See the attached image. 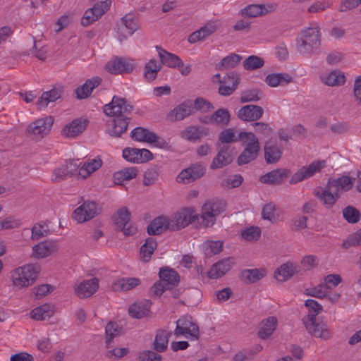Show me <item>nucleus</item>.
<instances>
[{
  "label": "nucleus",
  "instance_id": "nucleus-1",
  "mask_svg": "<svg viewBox=\"0 0 361 361\" xmlns=\"http://www.w3.org/2000/svg\"><path fill=\"white\" fill-rule=\"evenodd\" d=\"M133 111V106L126 99L114 96L110 103L103 106V111L107 116L114 117L108 121V133L119 137L127 130L130 118L128 115Z\"/></svg>",
  "mask_w": 361,
  "mask_h": 361
},
{
  "label": "nucleus",
  "instance_id": "nucleus-2",
  "mask_svg": "<svg viewBox=\"0 0 361 361\" xmlns=\"http://www.w3.org/2000/svg\"><path fill=\"white\" fill-rule=\"evenodd\" d=\"M352 187L351 179L348 176H342L336 179L329 180L324 187L314 190L313 195L328 209L334 207L340 198L341 191H348Z\"/></svg>",
  "mask_w": 361,
  "mask_h": 361
},
{
  "label": "nucleus",
  "instance_id": "nucleus-3",
  "mask_svg": "<svg viewBox=\"0 0 361 361\" xmlns=\"http://www.w3.org/2000/svg\"><path fill=\"white\" fill-rule=\"evenodd\" d=\"M298 51L302 54H310L321 44L319 27H308L302 29L296 38Z\"/></svg>",
  "mask_w": 361,
  "mask_h": 361
},
{
  "label": "nucleus",
  "instance_id": "nucleus-4",
  "mask_svg": "<svg viewBox=\"0 0 361 361\" xmlns=\"http://www.w3.org/2000/svg\"><path fill=\"white\" fill-rule=\"evenodd\" d=\"M40 269L37 264H28L16 268L11 274L13 285L18 288L32 285L36 281Z\"/></svg>",
  "mask_w": 361,
  "mask_h": 361
},
{
  "label": "nucleus",
  "instance_id": "nucleus-5",
  "mask_svg": "<svg viewBox=\"0 0 361 361\" xmlns=\"http://www.w3.org/2000/svg\"><path fill=\"white\" fill-rule=\"evenodd\" d=\"M156 49L160 58L161 66L164 65L172 68H177L180 73L185 76L188 75L191 71V66L190 65L184 66L183 61L178 56L167 51L161 46H156Z\"/></svg>",
  "mask_w": 361,
  "mask_h": 361
},
{
  "label": "nucleus",
  "instance_id": "nucleus-6",
  "mask_svg": "<svg viewBox=\"0 0 361 361\" xmlns=\"http://www.w3.org/2000/svg\"><path fill=\"white\" fill-rule=\"evenodd\" d=\"M101 208L94 201H85L82 204L75 209L73 219L78 223L89 221L101 213Z\"/></svg>",
  "mask_w": 361,
  "mask_h": 361
},
{
  "label": "nucleus",
  "instance_id": "nucleus-7",
  "mask_svg": "<svg viewBox=\"0 0 361 361\" xmlns=\"http://www.w3.org/2000/svg\"><path fill=\"white\" fill-rule=\"evenodd\" d=\"M111 0H105L96 3L84 13L81 24L87 27L100 18L110 8Z\"/></svg>",
  "mask_w": 361,
  "mask_h": 361
},
{
  "label": "nucleus",
  "instance_id": "nucleus-8",
  "mask_svg": "<svg viewBox=\"0 0 361 361\" xmlns=\"http://www.w3.org/2000/svg\"><path fill=\"white\" fill-rule=\"evenodd\" d=\"M174 334L177 337L188 334L194 340H198L200 336L197 324L188 317H182L176 322Z\"/></svg>",
  "mask_w": 361,
  "mask_h": 361
},
{
  "label": "nucleus",
  "instance_id": "nucleus-9",
  "mask_svg": "<svg viewBox=\"0 0 361 361\" xmlns=\"http://www.w3.org/2000/svg\"><path fill=\"white\" fill-rule=\"evenodd\" d=\"M197 219L191 208H184L180 212L175 214L173 217L169 218L171 231H178L188 226Z\"/></svg>",
  "mask_w": 361,
  "mask_h": 361
},
{
  "label": "nucleus",
  "instance_id": "nucleus-10",
  "mask_svg": "<svg viewBox=\"0 0 361 361\" xmlns=\"http://www.w3.org/2000/svg\"><path fill=\"white\" fill-rule=\"evenodd\" d=\"M105 68L111 74H124L133 72L135 64L133 59L116 56L106 64Z\"/></svg>",
  "mask_w": 361,
  "mask_h": 361
},
{
  "label": "nucleus",
  "instance_id": "nucleus-11",
  "mask_svg": "<svg viewBox=\"0 0 361 361\" xmlns=\"http://www.w3.org/2000/svg\"><path fill=\"white\" fill-rule=\"evenodd\" d=\"M53 123L52 116L39 118L27 126V133L36 138H42L50 132Z\"/></svg>",
  "mask_w": 361,
  "mask_h": 361
},
{
  "label": "nucleus",
  "instance_id": "nucleus-12",
  "mask_svg": "<svg viewBox=\"0 0 361 361\" xmlns=\"http://www.w3.org/2000/svg\"><path fill=\"white\" fill-rule=\"evenodd\" d=\"M326 166V161H314L307 166H302L297 172H295L290 178L289 183L290 184H296L303 180L308 178L319 172L323 168Z\"/></svg>",
  "mask_w": 361,
  "mask_h": 361
},
{
  "label": "nucleus",
  "instance_id": "nucleus-13",
  "mask_svg": "<svg viewBox=\"0 0 361 361\" xmlns=\"http://www.w3.org/2000/svg\"><path fill=\"white\" fill-rule=\"evenodd\" d=\"M113 219L116 226V230L122 231L125 235H133L136 233L135 227L127 226L130 219V212L126 207L118 209L113 216Z\"/></svg>",
  "mask_w": 361,
  "mask_h": 361
},
{
  "label": "nucleus",
  "instance_id": "nucleus-14",
  "mask_svg": "<svg viewBox=\"0 0 361 361\" xmlns=\"http://www.w3.org/2000/svg\"><path fill=\"white\" fill-rule=\"evenodd\" d=\"M307 331L315 337L328 340L331 338V333L328 329L327 324L322 322L314 319L302 321Z\"/></svg>",
  "mask_w": 361,
  "mask_h": 361
},
{
  "label": "nucleus",
  "instance_id": "nucleus-15",
  "mask_svg": "<svg viewBox=\"0 0 361 361\" xmlns=\"http://www.w3.org/2000/svg\"><path fill=\"white\" fill-rule=\"evenodd\" d=\"M123 157L130 162L145 163L153 159V154L147 149L127 147L123 150Z\"/></svg>",
  "mask_w": 361,
  "mask_h": 361
},
{
  "label": "nucleus",
  "instance_id": "nucleus-16",
  "mask_svg": "<svg viewBox=\"0 0 361 361\" xmlns=\"http://www.w3.org/2000/svg\"><path fill=\"white\" fill-rule=\"evenodd\" d=\"M205 168L201 164H192L188 168L183 169L177 176L178 183H190L204 176Z\"/></svg>",
  "mask_w": 361,
  "mask_h": 361
},
{
  "label": "nucleus",
  "instance_id": "nucleus-17",
  "mask_svg": "<svg viewBox=\"0 0 361 361\" xmlns=\"http://www.w3.org/2000/svg\"><path fill=\"white\" fill-rule=\"evenodd\" d=\"M218 153L210 165V168L213 170L223 168L230 164L233 160L232 150L228 145H218Z\"/></svg>",
  "mask_w": 361,
  "mask_h": 361
},
{
  "label": "nucleus",
  "instance_id": "nucleus-18",
  "mask_svg": "<svg viewBox=\"0 0 361 361\" xmlns=\"http://www.w3.org/2000/svg\"><path fill=\"white\" fill-rule=\"evenodd\" d=\"M137 29V25L134 19L128 15L121 18V24L118 25L117 35L119 41L126 39L132 35Z\"/></svg>",
  "mask_w": 361,
  "mask_h": 361
},
{
  "label": "nucleus",
  "instance_id": "nucleus-19",
  "mask_svg": "<svg viewBox=\"0 0 361 361\" xmlns=\"http://www.w3.org/2000/svg\"><path fill=\"white\" fill-rule=\"evenodd\" d=\"M218 29V25L214 22H209L199 30L191 33L188 41L190 44H195L197 42H203L208 37L214 34Z\"/></svg>",
  "mask_w": 361,
  "mask_h": 361
},
{
  "label": "nucleus",
  "instance_id": "nucleus-20",
  "mask_svg": "<svg viewBox=\"0 0 361 361\" xmlns=\"http://www.w3.org/2000/svg\"><path fill=\"white\" fill-rule=\"evenodd\" d=\"M290 174L288 169L281 168L271 171L259 178V180L262 183L269 185H279L287 178Z\"/></svg>",
  "mask_w": 361,
  "mask_h": 361
},
{
  "label": "nucleus",
  "instance_id": "nucleus-21",
  "mask_svg": "<svg viewBox=\"0 0 361 361\" xmlns=\"http://www.w3.org/2000/svg\"><path fill=\"white\" fill-rule=\"evenodd\" d=\"M88 121L83 118H76L66 125L61 131L63 136L73 138L81 134L87 128Z\"/></svg>",
  "mask_w": 361,
  "mask_h": 361
},
{
  "label": "nucleus",
  "instance_id": "nucleus-22",
  "mask_svg": "<svg viewBox=\"0 0 361 361\" xmlns=\"http://www.w3.org/2000/svg\"><path fill=\"white\" fill-rule=\"evenodd\" d=\"M263 109L257 105L249 104L240 108L237 113V116L243 121H256L263 115Z\"/></svg>",
  "mask_w": 361,
  "mask_h": 361
},
{
  "label": "nucleus",
  "instance_id": "nucleus-23",
  "mask_svg": "<svg viewBox=\"0 0 361 361\" xmlns=\"http://www.w3.org/2000/svg\"><path fill=\"white\" fill-rule=\"evenodd\" d=\"M209 129L199 126H190L183 130L180 135L182 138L190 142L200 140L203 137L208 135Z\"/></svg>",
  "mask_w": 361,
  "mask_h": 361
},
{
  "label": "nucleus",
  "instance_id": "nucleus-24",
  "mask_svg": "<svg viewBox=\"0 0 361 361\" xmlns=\"http://www.w3.org/2000/svg\"><path fill=\"white\" fill-rule=\"evenodd\" d=\"M166 230L171 231V224L169 218L165 216L156 217L147 228V232L149 235H160Z\"/></svg>",
  "mask_w": 361,
  "mask_h": 361
},
{
  "label": "nucleus",
  "instance_id": "nucleus-25",
  "mask_svg": "<svg viewBox=\"0 0 361 361\" xmlns=\"http://www.w3.org/2000/svg\"><path fill=\"white\" fill-rule=\"evenodd\" d=\"M58 250L57 243L55 240H44L39 243L32 247L33 255L38 259L44 258Z\"/></svg>",
  "mask_w": 361,
  "mask_h": 361
},
{
  "label": "nucleus",
  "instance_id": "nucleus-26",
  "mask_svg": "<svg viewBox=\"0 0 361 361\" xmlns=\"http://www.w3.org/2000/svg\"><path fill=\"white\" fill-rule=\"evenodd\" d=\"M219 93L222 96L231 95L237 88L239 83V78L236 73H231L224 76L222 80H220Z\"/></svg>",
  "mask_w": 361,
  "mask_h": 361
},
{
  "label": "nucleus",
  "instance_id": "nucleus-27",
  "mask_svg": "<svg viewBox=\"0 0 361 361\" xmlns=\"http://www.w3.org/2000/svg\"><path fill=\"white\" fill-rule=\"evenodd\" d=\"M276 7L272 4H250L241 9L242 16L250 18H255L259 16L265 15L274 11Z\"/></svg>",
  "mask_w": 361,
  "mask_h": 361
},
{
  "label": "nucleus",
  "instance_id": "nucleus-28",
  "mask_svg": "<svg viewBox=\"0 0 361 361\" xmlns=\"http://www.w3.org/2000/svg\"><path fill=\"white\" fill-rule=\"evenodd\" d=\"M99 288V280L93 278L85 280L81 282L76 288L75 293L80 298H89L93 295Z\"/></svg>",
  "mask_w": 361,
  "mask_h": 361
},
{
  "label": "nucleus",
  "instance_id": "nucleus-29",
  "mask_svg": "<svg viewBox=\"0 0 361 361\" xmlns=\"http://www.w3.org/2000/svg\"><path fill=\"white\" fill-rule=\"evenodd\" d=\"M300 267L292 262H287L280 266L274 272V277L279 281H286L298 273Z\"/></svg>",
  "mask_w": 361,
  "mask_h": 361
},
{
  "label": "nucleus",
  "instance_id": "nucleus-30",
  "mask_svg": "<svg viewBox=\"0 0 361 361\" xmlns=\"http://www.w3.org/2000/svg\"><path fill=\"white\" fill-rule=\"evenodd\" d=\"M101 82L102 78L98 76L87 80L82 85L76 88L75 94L77 98L82 99L88 97L93 90L100 85Z\"/></svg>",
  "mask_w": 361,
  "mask_h": 361
},
{
  "label": "nucleus",
  "instance_id": "nucleus-31",
  "mask_svg": "<svg viewBox=\"0 0 361 361\" xmlns=\"http://www.w3.org/2000/svg\"><path fill=\"white\" fill-rule=\"evenodd\" d=\"M63 93V89L61 87H54L49 91L44 92L37 103L38 109L45 108L49 103L56 101L61 97Z\"/></svg>",
  "mask_w": 361,
  "mask_h": 361
},
{
  "label": "nucleus",
  "instance_id": "nucleus-32",
  "mask_svg": "<svg viewBox=\"0 0 361 361\" xmlns=\"http://www.w3.org/2000/svg\"><path fill=\"white\" fill-rule=\"evenodd\" d=\"M238 139L242 142L244 149L259 153L260 144L257 137L251 132H240Z\"/></svg>",
  "mask_w": 361,
  "mask_h": 361
},
{
  "label": "nucleus",
  "instance_id": "nucleus-33",
  "mask_svg": "<svg viewBox=\"0 0 361 361\" xmlns=\"http://www.w3.org/2000/svg\"><path fill=\"white\" fill-rule=\"evenodd\" d=\"M151 305L152 302L149 300L135 302L129 307L128 313L133 318H143L149 315Z\"/></svg>",
  "mask_w": 361,
  "mask_h": 361
},
{
  "label": "nucleus",
  "instance_id": "nucleus-34",
  "mask_svg": "<svg viewBox=\"0 0 361 361\" xmlns=\"http://www.w3.org/2000/svg\"><path fill=\"white\" fill-rule=\"evenodd\" d=\"M264 150L265 161L269 164L278 162L283 154V149L281 147L270 142H267L266 143Z\"/></svg>",
  "mask_w": 361,
  "mask_h": 361
},
{
  "label": "nucleus",
  "instance_id": "nucleus-35",
  "mask_svg": "<svg viewBox=\"0 0 361 361\" xmlns=\"http://www.w3.org/2000/svg\"><path fill=\"white\" fill-rule=\"evenodd\" d=\"M160 281L166 286H176L180 281V276L173 269L165 267L159 270Z\"/></svg>",
  "mask_w": 361,
  "mask_h": 361
},
{
  "label": "nucleus",
  "instance_id": "nucleus-36",
  "mask_svg": "<svg viewBox=\"0 0 361 361\" xmlns=\"http://www.w3.org/2000/svg\"><path fill=\"white\" fill-rule=\"evenodd\" d=\"M193 113L192 102L188 99L176 106L169 116H174L175 121H181L193 114Z\"/></svg>",
  "mask_w": 361,
  "mask_h": 361
},
{
  "label": "nucleus",
  "instance_id": "nucleus-37",
  "mask_svg": "<svg viewBox=\"0 0 361 361\" xmlns=\"http://www.w3.org/2000/svg\"><path fill=\"white\" fill-rule=\"evenodd\" d=\"M231 268L230 259H222L212 265L208 271V276L210 279H219L228 272Z\"/></svg>",
  "mask_w": 361,
  "mask_h": 361
},
{
  "label": "nucleus",
  "instance_id": "nucleus-38",
  "mask_svg": "<svg viewBox=\"0 0 361 361\" xmlns=\"http://www.w3.org/2000/svg\"><path fill=\"white\" fill-rule=\"evenodd\" d=\"M277 319L274 317H269L262 321L257 335L262 339L269 338L276 329Z\"/></svg>",
  "mask_w": 361,
  "mask_h": 361
},
{
  "label": "nucleus",
  "instance_id": "nucleus-39",
  "mask_svg": "<svg viewBox=\"0 0 361 361\" xmlns=\"http://www.w3.org/2000/svg\"><path fill=\"white\" fill-rule=\"evenodd\" d=\"M293 80V78L286 73H270L268 74L265 78L266 83L272 87L277 86H283Z\"/></svg>",
  "mask_w": 361,
  "mask_h": 361
},
{
  "label": "nucleus",
  "instance_id": "nucleus-40",
  "mask_svg": "<svg viewBox=\"0 0 361 361\" xmlns=\"http://www.w3.org/2000/svg\"><path fill=\"white\" fill-rule=\"evenodd\" d=\"M267 274L265 269H244L240 274V280L247 284L254 283L263 279Z\"/></svg>",
  "mask_w": 361,
  "mask_h": 361
},
{
  "label": "nucleus",
  "instance_id": "nucleus-41",
  "mask_svg": "<svg viewBox=\"0 0 361 361\" xmlns=\"http://www.w3.org/2000/svg\"><path fill=\"white\" fill-rule=\"evenodd\" d=\"M171 335L170 331L159 329L157 331L152 348L158 353L164 352L167 349L169 338Z\"/></svg>",
  "mask_w": 361,
  "mask_h": 361
},
{
  "label": "nucleus",
  "instance_id": "nucleus-42",
  "mask_svg": "<svg viewBox=\"0 0 361 361\" xmlns=\"http://www.w3.org/2000/svg\"><path fill=\"white\" fill-rule=\"evenodd\" d=\"M157 247V243L156 240L152 237L147 238L140 249L141 260L145 262L149 261Z\"/></svg>",
  "mask_w": 361,
  "mask_h": 361
},
{
  "label": "nucleus",
  "instance_id": "nucleus-43",
  "mask_svg": "<svg viewBox=\"0 0 361 361\" xmlns=\"http://www.w3.org/2000/svg\"><path fill=\"white\" fill-rule=\"evenodd\" d=\"M213 125L224 128L228 125L231 119L229 111L224 108H220L212 114Z\"/></svg>",
  "mask_w": 361,
  "mask_h": 361
},
{
  "label": "nucleus",
  "instance_id": "nucleus-44",
  "mask_svg": "<svg viewBox=\"0 0 361 361\" xmlns=\"http://www.w3.org/2000/svg\"><path fill=\"white\" fill-rule=\"evenodd\" d=\"M161 69V63L155 59H150L144 67V77L148 82L154 80Z\"/></svg>",
  "mask_w": 361,
  "mask_h": 361
},
{
  "label": "nucleus",
  "instance_id": "nucleus-45",
  "mask_svg": "<svg viewBox=\"0 0 361 361\" xmlns=\"http://www.w3.org/2000/svg\"><path fill=\"white\" fill-rule=\"evenodd\" d=\"M136 167L125 168L114 174V181L116 185H122L123 181L131 180L137 176Z\"/></svg>",
  "mask_w": 361,
  "mask_h": 361
},
{
  "label": "nucleus",
  "instance_id": "nucleus-46",
  "mask_svg": "<svg viewBox=\"0 0 361 361\" xmlns=\"http://www.w3.org/2000/svg\"><path fill=\"white\" fill-rule=\"evenodd\" d=\"M102 164L100 159H93L90 161H85L78 170V175L82 178H86L92 173L99 169Z\"/></svg>",
  "mask_w": 361,
  "mask_h": 361
},
{
  "label": "nucleus",
  "instance_id": "nucleus-47",
  "mask_svg": "<svg viewBox=\"0 0 361 361\" xmlns=\"http://www.w3.org/2000/svg\"><path fill=\"white\" fill-rule=\"evenodd\" d=\"M241 60V56L235 53L231 54L221 59V62L216 65V68L219 71L233 68Z\"/></svg>",
  "mask_w": 361,
  "mask_h": 361
},
{
  "label": "nucleus",
  "instance_id": "nucleus-48",
  "mask_svg": "<svg viewBox=\"0 0 361 361\" xmlns=\"http://www.w3.org/2000/svg\"><path fill=\"white\" fill-rule=\"evenodd\" d=\"M53 313L51 307L48 304H44L32 310L30 317L35 320H44L50 318Z\"/></svg>",
  "mask_w": 361,
  "mask_h": 361
},
{
  "label": "nucleus",
  "instance_id": "nucleus-49",
  "mask_svg": "<svg viewBox=\"0 0 361 361\" xmlns=\"http://www.w3.org/2000/svg\"><path fill=\"white\" fill-rule=\"evenodd\" d=\"M305 307L308 309V314L302 318V321L314 319L316 317L322 312L323 307L317 301L308 299L305 301Z\"/></svg>",
  "mask_w": 361,
  "mask_h": 361
},
{
  "label": "nucleus",
  "instance_id": "nucleus-50",
  "mask_svg": "<svg viewBox=\"0 0 361 361\" xmlns=\"http://www.w3.org/2000/svg\"><path fill=\"white\" fill-rule=\"evenodd\" d=\"M224 204L219 200H208L202 207V211H207L217 216L224 210Z\"/></svg>",
  "mask_w": 361,
  "mask_h": 361
},
{
  "label": "nucleus",
  "instance_id": "nucleus-51",
  "mask_svg": "<svg viewBox=\"0 0 361 361\" xmlns=\"http://www.w3.org/2000/svg\"><path fill=\"white\" fill-rule=\"evenodd\" d=\"M106 332V345L109 348V345L112 340L117 336H119L121 332V328L119 327L116 322H109L105 328Z\"/></svg>",
  "mask_w": 361,
  "mask_h": 361
},
{
  "label": "nucleus",
  "instance_id": "nucleus-52",
  "mask_svg": "<svg viewBox=\"0 0 361 361\" xmlns=\"http://www.w3.org/2000/svg\"><path fill=\"white\" fill-rule=\"evenodd\" d=\"M140 283V280L138 278H123L118 280L115 284L114 287L116 289H120L121 290L127 291L131 290L132 288L138 286Z\"/></svg>",
  "mask_w": 361,
  "mask_h": 361
},
{
  "label": "nucleus",
  "instance_id": "nucleus-53",
  "mask_svg": "<svg viewBox=\"0 0 361 361\" xmlns=\"http://www.w3.org/2000/svg\"><path fill=\"white\" fill-rule=\"evenodd\" d=\"M264 65V60L256 55L247 57L243 62V68L247 71H253L262 68Z\"/></svg>",
  "mask_w": 361,
  "mask_h": 361
},
{
  "label": "nucleus",
  "instance_id": "nucleus-54",
  "mask_svg": "<svg viewBox=\"0 0 361 361\" xmlns=\"http://www.w3.org/2000/svg\"><path fill=\"white\" fill-rule=\"evenodd\" d=\"M159 167L157 165H154L149 168L144 174L143 185L145 186H149L155 183L158 180L159 176Z\"/></svg>",
  "mask_w": 361,
  "mask_h": 361
},
{
  "label": "nucleus",
  "instance_id": "nucleus-55",
  "mask_svg": "<svg viewBox=\"0 0 361 361\" xmlns=\"http://www.w3.org/2000/svg\"><path fill=\"white\" fill-rule=\"evenodd\" d=\"M223 242L207 241L204 244V252L207 257H210L214 255L219 254L222 251Z\"/></svg>",
  "mask_w": 361,
  "mask_h": 361
},
{
  "label": "nucleus",
  "instance_id": "nucleus-56",
  "mask_svg": "<svg viewBox=\"0 0 361 361\" xmlns=\"http://www.w3.org/2000/svg\"><path fill=\"white\" fill-rule=\"evenodd\" d=\"M243 181L240 174L231 175L224 178L221 182V186L225 189H232L239 187Z\"/></svg>",
  "mask_w": 361,
  "mask_h": 361
},
{
  "label": "nucleus",
  "instance_id": "nucleus-57",
  "mask_svg": "<svg viewBox=\"0 0 361 361\" xmlns=\"http://www.w3.org/2000/svg\"><path fill=\"white\" fill-rule=\"evenodd\" d=\"M262 95V92L258 89L246 90L243 91L240 97L241 103L259 101Z\"/></svg>",
  "mask_w": 361,
  "mask_h": 361
},
{
  "label": "nucleus",
  "instance_id": "nucleus-58",
  "mask_svg": "<svg viewBox=\"0 0 361 361\" xmlns=\"http://www.w3.org/2000/svg\"><path fill=\"white\" fill-rule=\"evenodd\" d=\"M323 81L329 86L341 85L345 83V78L343 74L332 71L323 79Z\"/></svg>",
  "mask_w": 361,
  "mask_h": 361
},
{
  "label": "nucleus",
  "instance_id": "nucleus-59",
  "mask_svg": "<svg viewBox=\"0 0 361 361\" xmlns=\"http://www.w3.org/2000/svg\"><path fill=\"white\" fill-rule=\"evenodd\" d=\"M343 218L350 224L357 223L360 220V213L353 206H347L343 210Z\"/></svg>",
  "mask_w": 361,
  "mask_h": 361
},
{
  "label": "nucleus",
  "instance_id": "nucleus-60",
  "mask_svg": "<svg viewBox=\"0 0 361 361\" xmlns=\"http://www.w3.org/2000/svg\"><path fill=\"white\" fill-rule=\"evenodd\" d=\"M357 246H361V228L343 240L341 245L343 249H349L351 247Z\"/></svg>",
  "mask_w": 361,
  "mask_h": 361
},
{
  "label": "nucleus",
  "instance_id": "nucleus-61",
  "mask_svg": "<svg viewBox=\"0 0 361 361\" xmlns=\"http://www.w3.org/2000/svg\"><path fill=\"white\" fill-rule=\"evenodd\" d=\"M238 140V137L235 136L233 128L224 129L219 135V142L221 145L235 142Z\"/></svg>",
  "mask_w": 361,
  "mask_h": 361
},
{
  "label": "nucleus",
  "instance_id": "nucleus-62",
  "mask_svg": "<svg viewBox=\"0 0 361 361\" xmlns=\"http://www.w3.org/2000/svg\"><path fill=\"white\" fill-rule=\"evenodd\" d=\"M261 235V230L257 226H250L243 230L240 237L247 241H257Z\"/></svg>",
  "mask_w": 361,
  "mask_h": 361
},
{
  "label": "nucleus",
  "instance_id": "nucleus-63",
  "mask_svg": "<svg viewBox=\"0 0 361 361\" xmlns=\"http://www.w3.org/2000/svg\"><path fill=\"white\" fill-rule=\"evenodd\" d=\"M193 110L195 109L202 113H207L214 109V106L210 102L203 97H197L194 100Z\"/></svg>",
  "mask_w": 361,
  "mask_h": 361
},
{
  "label": "nucleus",
  "instance_id": "nucleus-64",
  "mask_svg": "<svg viewBox=\"0 0 361 361\" xmlns=\"http://www.w3.org/2000/svg\"><path fill=\"white\" fill-rule=\"evenodd\" d=\"M259 155V152L243 149L237 159V164L239 166L247 164L255 160Z\"/></svg>",
  "mask_w": 361,
  "mask_h": 361
}]
</instances>
